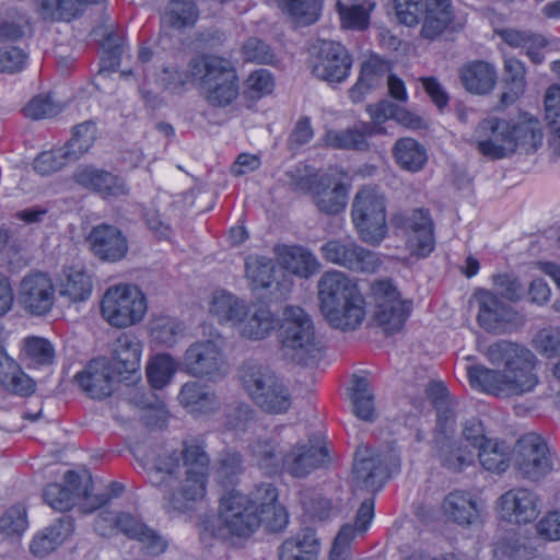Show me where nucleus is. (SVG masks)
Wrapping results in <instances>:
<instances>
[{"instance_id":"nucleus-22","label":"nucleus","mask_w":560,"mask_h":560,"mask_svg":"<svg viewBox=\"0 0 560 560\" xmlns=\"http://www.w3.org/2000/svg\"><path fill=\"white\" fill-rule=\"evenodd\" d=\"M250 505L258 512L260 523L272 532L282 530L288 524V514L283 506L278 504V491L270 482L256 485L254 489L245 494Z\"/></svg>"},{"instance_id":"nucleus-12","label":"nucleus","mask_w":560,"mask_h":560,"mask_svg":"<svg viewBox=\"0 0 560 560\" xmlns=\"http://www.w3.org/2000/svg\"><path fill=\"white\" fill-rule=\"evenodd\" d=\"M375 300V320L387 334L399 331L406 323L412 302L404 300L390 280H378L372 285Z\"/></svg>"},{"instance_id":"nucleus-56","label":"nucleus","mask_w":560,"mask_h":560,"mask_svg":"<svg viewBox=\"0 0 560 560\" xmlns=\"http://www.w3.org/2000/svg\"><path fill=\"white\" fill-rule=\"evenodd\" d=\"M545 115L553 144L560 150V85H551L545 94Z\"/></svg>"},{"instance_id":"nucleus-62","label":"nucleus","mask_w":560,"mask_h":560,"mask_svg":"<svg viewBox=\"0 0 560 560\" xmlns=\"http://www.w3.org/2000/svg\"><path fill=\"white\" fill-rule=\"evenodd\" d=\"M302 504L306 513L318 520H326L339 510L337 504L320 493L304 494Z\"/></svg>"},{"instance_id":"nucleus-57","label":"nucleus","mask_w":560,"mask_h":560,"mask_svg":"<svg viewBox=\"0 0 560 560\" xmlns=\"http://www.w3.org/2000/svg\"><path fill=\"white\" fill-rule=\"evenodd\" d=\"M242 55L245 61L256 62L260 65L275 66L278 62L277 55L271 47L264 40L252 37L248 38L243 47Z\"/></svg>"},{"instance_id":"nucleus-46","label":"nucleus","mask_w":560,"mask_h":560,"mask_svg":"<svg viewBox=\"0 0 560 560\" xmlns=\"http://www.w3.org/2000/svg\"><path fill=\"white\" fill-rule=\"evenodd\" d=\"M59 292L72 302L84 301L92 292L91 277L82 269L69 268L65 271Z\"/></svg>"},{"instance_id":"nucleus-1","label":"nucleus","mask_w":560,"mask_h":560,"mask_svg":"<svg viewBox=\"0 0 560 560\" xmlns=\"http://www.w3.org/2000/svg\"><path fill=\"white\" fill-rule=\"evenodd\" d=\"M143 468L149 482L161 490L170 514L191 510L206 495L210 457L199 444L185 443L182 451L160 450L147 456Z\"/></svg>"},{"instance_id":"nucleus-13","label":"nucleus","mask_w":560,"mask_h":560,"mask_svg":"<svg viewBox=\"0 0 560 560\" xmlns=\"http://www.w3.org/2000/svg\"><path fill=\"white\" fill-rule=\"evenodd\" d=\"M398 468V458L393 453H375L368 446H361L355 453L353 483L359 489L378 491L389 478L392 470Z\"/></svg>"},{"instance_id":"nucleus-7","label":"nucleus","mask_w":560,"mask_h":560,"mask_svg":"<svg viewBox=\"0 0 560 560\" xmlns=\"http://www.w3.org/2000/svg\"><path fill=\"white\" fill-rule=\"evenodd\" d=\"M282 348L292 352L294 360L308 364L319 357L322 343L316 336L311 316L299 306H287L280 326Z\"/></svg>"},{"instance_id":"nucleus-38","label":"nucleus","mask_w":560,"mask_h":560,"mask_svg":"<svg viewBox=\"0 0 560 560\" xmlns=\"http://www.w3.org/2000/svg\"><path fill=\"white\" fill-rule=\"evenodd\" d=\"M319 552V542L315 533L305 528L296 535L285 539L279 547V560H316Z\"/></svg>"},{"instance_id":"nucleus-35","label":"nucleus","mask_w":560,"mask_h":560,"mask_svg":"<svg viewBox=\"0 0 560 560\" xmlns=\"http://www.w3.org/2000/svg\"><path fill=\"white\" fill-rule=\"evenodd\" d=\"M383 132V128L362 122L345 130L328 131L325 142L332 149L365 151L369 149L368 138Z\"/></svg>"},{"instance_id":"nucleus-17","label":"nucleus","mask_w":560,"mask_h":560,"mask_svg":"<svg viewBox=\"0 0 560 560\" xmlns=\"http://www.w3.org/2000/svg\"><path fill=\"white\" fill-rule=\"evenodd\" d=\"M541 500L539 495L524 487L505 491L497 501L499 516L513 524H528L540 514Z\"/></svg>"},{"instance_id":"nucleus-4","label":"nucleus","mask_w":560,"mask_h":560,"mask_svg":"<svg viewBox=\"0 0 560 560\" xmlns=\"http://www.w3.org/2000/svg\"><path fill=\"white\" fill-rule=\"evenodd\" d=\"M190 74L213 106H228L238 95L236 69L228 58L215 55L195 57L190 60Z\"/></svg>"},{"instance_id":"nucleus-19","label":"nucleus","mask_w":560,"mask_h":560,"mask_svg":"<svg viewBox=\"0 0 560 560\" xmlns=\"http://www.w3.org/2000/svg\"><path fill=\"white\" fill-rule=\"evenodd\" d=\"M351 66V56L337 42H323L311 61V70L316 78L337 83L347 79Z\"/></svg>"},{"instance_id":"nucleus-31","label":"nucleus","mask_w":560,"mask_h":560,"mask_svg":"<svg viewBox=\"0 0 560 560\" xmlns=\"http://www.w3.org/2000/svg\"><path fill=\"white\" fill-rule=\"evenodd\" d=\"M476 299L479 308L477 319L483 329L499 331L504 324L512 320V308L502 303L492 292L481 290L476 294Z\"/></svg>"},{"instance_id":"nucleus-29","label":"nucleus","mask_w":560,"mask_h":560,"mask_svg":"<svg viewBox=\"0 0 560 560\" xmlns=\"http://www.w3.org/2000/svg\"><path fill=\"white\" fill-rule=\"evenodd\" d=\"M275 253L282 268L301 278H310L320 267L316 256L303 246L278 245Z\"/></svg>"},{"instance_id":"nucleus-37","label":"nucleus","mask_w":560,"mask_h":560,"mask_svg":"<svg viewBox=\"0 0 560 560\" xmlns=\"http://www.w3.org/2000/svg\"><path fill=\"white\" fill-rule=\"evenodd\" d=\"M248 306L249 303L245 300L222 290L212 294L209 312L220 324L230 325L235 329L241 318L247 314Z\"/></svg>"},{"instance_id":"nucleus-25","label":"nucleus","mask_w":560,"mask_h":560,"mask_svg":"<svg viewBox=\"0 0 560 560\" xmlns=\"http://www.w3.org/2000/svg\"><path fill=\"white\" fill-rule=\"evenodd\" d=\"M328 458L327 448L323 445L298 443L283 455L282 469L295 478H304L313 470L323 466Z\"/></svg>"},{"instance_id":"nucleus-59","label":"nucleus","mask_w":560,"mask_h":560,"mask_svg":"<svg viewBox=\"0 0 560 560\" xmlns=\"http://www.w3.org/2000/svg\"><path fill=\"white\" fill-rule=\"evenodd\" d=\"M279 4L301 24H312L318 18L316 0H279Z\"/></svg>"},{"instance_id":"nucleus-16","label":"nucleus","mask_w":560,"mask_h":560,"mask_svg":"<svg viewBox=\"0 0 560 560\" xmlns=\"http://www.w3.org/2000/svg\"><path fill=\"white\" fill-rule=\"evenodd\" d=\"M510 121L489 117L478 124L472 139L482 155L499 160L513 154L514 142L510 139Z\"/></svg>"},{"instance_id":"nucleus-9","label":"nucleus","mask_w":560,"mask_h":560,"mask_svg":"<svg viewBox=\"0 0 560 560\" xmlns=\"http://www.w3.org/2000/svg\"><path fill=\"white\" fill-rule=\"evenodd\" d=\"M512 460L518 475L533 482L544 479L553 469V455L546 441L534 432L517 440Z\"/></svg>"},{"instance_id":"nucleus-47","label":"nucleus","mask_w":560,"mask_h":560,"mask_svg":"<svg viewBox=\"0 0 560 560\" xmlns=\"http://www.w3.org/2000/svg\"><path fill=\"white\" fill-rule=\"evenodd\" d=\"M509 454L510 448L505 442L489 440L480 444L478 458L486 470L503 472L509 467Z\"/></svg>"},{"instance_id":"nucleus-2","label":"nucleus","mask_w":560,"mask_h":560,"mask_svg":"<svg viewBox=\"0 0 560 560\" xmlns=\"http://www.w3.org/2000/svg\"><path fill=\"white\" fill-rule=\"evenodd\" d=\"M487 358L494 365L503 364V371L483 365L469 366L467 374L471 387L509 398L530 393L538 385L536 357L525 347L502 340L488 348Z\"/></svg>"},{"instance_id":"nucleus-63","label":"nucleus","mask_w":560,"mask_h":560,"mask_svg":"<svg viewBox=\"0 0 560 560\" xmlns=\"http://www.w3.org/2000/svg\"><path fill=\"white\" fill-rule=\"evenodd\" d=\"M246 93L252 98H260L270 94L273 90L275 82L271 73L266 69L253 71L245 82Z\"/></svg>"},{"instance_id":"nucleus-3","label":"nucleus","mask_w":560,"mask_h":560,"mask_svg":"<svg viewBox=\"0 0 560 560\" xmlns=\"http://www.w3.org/2000/svg\"><path fill=\"white\" fill-rule=\"evenodd\" d=\"M318 299L323 315L334 328L353 330L365 317L364 299L357 283L342 271L323 273L318 281Z\"/></svg>"},{"instance_id":"nucleus-49","label":"nucleus","mask_w":560,"mask_h":560,"mask_svg":"<svg viewBox=\"0 0 560 560\" xmlns=\"http://www.w3.org/2000/svg\"><path fill=\"white\" fill-rule=\"evenodd\" d=\"M375 2L363 0L353 4H347L338 0L337 9L345 28L364 30L369 25L370 12L374 9Z\"/></svg>"},{"instance_id":"nucleus-40","label":"nucleus","mask_w":560,"mask_h":560,"mask_svg":"<svg viewBox=\"0 0 560 560\" xmlns=\"http://www.w3.org/2000/svg\"><path fill=\"white\" fill-rule=\"evenodd\" d=\"M0 384L9 392L26 396L34 392L35 383L9 355L0 354Z\"/></svg>"},{"instance_id":"nucleus-41","label":"nucleus","mask_w":560,"mask_h":560,"mask_svg":"<svg viewBox=\"0 0 560 560\" xmlns=\"http://www.w3.org/2000/svg\"><path fill=\"white\" fill-rule=\"evenodd\" d=\"M389 71V63L377 56H371L361 67L359 80L349 91L350 98L353 102H360L363 94L378 84Z\"/></svg>"},{"instance_id":"nucleus-18","label":"nucleus","mask_w":560,"mask_h":560,"mask_svg":"<svg viewBox=\"0 0 560 560\" xmlns=\"http://www.w3.org/2000/svg\"><path fill=\"white\" fill-rule=\"evenodd\" d=\"M105 521L115 523L117 529L129 538L138 539L145 544L147 548L153 553L162 552L166 547L160 536L130 513L115 514L109 511H103L97 515L94 524L95 530L101 536H110V530L103 524Z\"/></svg>"},{"instance_id":"nucleus-42","label":"nucleus","mask_w":560,"mask_h":560,"mask_svg":"<svg viewBox=\"0 0 560 560\" xmlns=\"http://www.w3.org/2000/svg\"><path fill=\"white\" fill-rule=\"evenodd\" d=\"M510 139L514 142L513 153L517 149H522L527 153L534 152L542 141L539 121L524 117L517 122H511Z\"/></svg>"},{"instance_id":"nucleus-34","label":"nucleus","mask_w":560,"mask_h":560,"mask_svg":"<svg viewBox=\"0 0 560 560\" xmlns=\"http://www.w3.org/2000/svg\"><path fill=\"white\" fill-rule=\"evenodd\" d=\"M178 401L189 412L197 415L215 412L221 406L218 395L197 381H189L182 386Z\"/></svg>"},{"instance_id":"nucleus-21","label":"nucleus","mask_w":560,"mask_h":560,"mask_svg":"<svg viewBox=\"0 0 560 560\" xmlns=\"http://www.w3.org/2000/svg\"><path fill=\"white\" fill-rule=\"evenodd\" d=\"M441 511L447 523L468 528L481 523L483 503L471 492L455 490L445 495Z\"/></svg>"},{"instance_id":"nucleus-6","label":"nucleus","mask_w":560,"mask_h":560,"mask_svg":"<svg viewBox=\"0 0 560 560\" xmlns=\"http://www.w3.org/2000/svg\"><path fill=\"white\" fill-rule=\"evenodd\" d=\"M385 192L377 186L360 188L352 200L351 221L359 238L369 245H380L387 235Z\"/></svg>"},{"instance_id":"nucleus-39","label":"nucleus","mask_w":560,"mask_h":560,"mask_svg":"<svg viewBox=\"0 0 560 560\" xmlns=\"http://www.w3.org/2000/svg\"><path fill=\"white\" fill-rule=\"evenodd\" d=\"M526 70L522 61L515 58H505L503 85L504 91L500 97L502 107L514 104L525 92L526 89Z\"/></svg>"},{"instance_id":"nucleus-51","label":"nucleus","mask_w":560,"mask_h":560,"mask_svg":"<svg viewBox=\"0 0 560 560\" xmlns=\"http://www.w3.org/2000/svg\"><path fill=\"white\" fill-rule=\"evenodd\" d=\"M177 363L168 353H159L150 359L147 365V376L153 388L165 387L173 378Z\"/></svg>"},{"instance_id":"nucleus-50","label":"nucleus","mask_w":560,"mask_h":560,"mask_svg":"<svg viewBox=\"0 0 560 560\" xmlns=\"http://www.w3.org/2000/svg\"><path fill=\"white\" fill-rule=\"evenodd\" d=\"M351 400L353 411L359 419L363 421H373L375 419L374 395L365 377H353Z\"/></svg>"},{"instance_id":"nucleus-24","label":"nucleus","mask_w":560,"mask_h":560,"mask_svg":"<svg viewBox=\"0 0 560 560\" xmlns=\"http://www.w3.org/2000/svg\"><path fill=\"white\" fill-rule=\"evenodd\" d=\"M86 242L92 253L106 261H118L128 252V242L121 231L112 224L101 223L90 231Z\"/></svg>"},{"instance_id":"nucleus-15","label":"nucleus","mask_w":560,"mask_h":560,"mask_svg":"<svg viewBox=\"0 0 560 560\" xmlns=\"http://www.w3.org/2000/svg\"><path fill=\"white\" fill-rule=\"evenodd\" d=\"M257 515L243 493L232 490L221 498L220 518L233 535L246 537L253 534L261 525Z\"/></svg>"},{"instance_id":"nucleus-53","label":"nucleus","mask_w":560,"mask_h":560,"mask_svg":"<svg viewBox=\"0 0 560 560\" xmlns=\"http://www.w3.org/2000/svg\"><path fill=\"white\" fill-rule=\"evenodd\" d=\"M21 353L34 365H50L55 360V348L43 337L30 336L23 339Z\"/></svg>"},{"instance_id":"nucleus-33","label":"nucleus","mask_w":560,"mask_h":560,"mask_svg":"<svg viewBox=\"0 0 560 560\" xmlns=\"http://www.w3.org/2000/svg\"><path fill=\"white\" fill-rule=\"evenodd\" d=\"M459 79L464 88L472 94L490 93L498 80L497 68L487 61L476 60L464 65L459 70Z\"/></svg>"},{"instance_id":"nucleus-44","label":"nucleus","mask_w":560,"mask_h":560,"mask_svg":"<svg viewBox=\"0 0 560 560\" xmlns=\"http://www.w3.org/2000/svg\"><path fill=\"white\" fill-rule=\"evenodd\" d=\"M250 455L255 464L265 474H277L282 469L283 455L276 440H259L250 446Z\"/></svg>"},{"instance_id":"nucleus-52","label":"nucleus","mask_w":560,"mask_h":560,"mask_svg":"<svg viewBox=\"0 0 560 560\" xmlns=\"http://www.w3.org/2000/svg\"><path fill=\"white\" fill-rule=\"evenodd\" d=\"M441 464L451 471L459 472L474 464L475 455L458 442H443L439 451Z\"/></svg>"},{"instance_id":"nucleus-36","label":"nucleus","mask_w":560,"mask_h":560,"mask_svg":"<svg viewBox=\"0 0 560 560\" xmlns=\"http://www.w3.org/2000/svg\"><path fill=\"white\" fill-rule=\"evenodd\" d=\"M454 19L451 0H424L421 36L433 40L442 35Z\"/></svg>"},{"instance_id":"nucleus-64","label":"nucleus","mask_w":560,"mask_h":560,"mask_svg":"<svg viewBox=\"0 0 560 560\" xmlns=\"http://www.w3.org/2000/svg\"><path fill=\"white\" fill-rule=\"evenodd\" d=\"M424 0H395L398 21L407 26H415L423 15Z\"/></svg>"},{"instance_id":"nucleus-60","label":"nucleus","mask_w":560,"mask_h":560,"mask_svg":"<svg viewBox=\"0 0 560 560\" xmlns=\"http://www.w3.org/2000/svg\"><path fill=\"white\" fill-rule=\"evenodd\" d=\"M73 162L63 147L40 153L34 160V170L40 175H50L61 170L68 163Z\"/></svg>"},{"instance_id":"nucleus-32","label":"nucleus","mask_w":560,"mask_h":560,"mask_svg":"<svg viewBox=\"0 0 560 560\" xmlns=\"http://www.w3.org/2000/svg\"><path fill=\"white\" fill-rule=\"evenodd\" d=\"M246 313L247 314L241 318L235 328L243 338L255 341L262 340L267 338L277 326L278 322L275 314L266 306L249 304Z\"/></svg>"},{"instance_id":"nucleus-10","label":"nucleus","mask_w":560,"mask_h":560,"mask_svg":"<svg viewBox=\"0 0 560 560\" xmlns=\"http://www.w3.org/2000/svg\"><path fill=\"white\" fill-rule=\"evenodd\" d=\"M180 371L195 378L219 381L228 374L229 364L214 340H198L186 349Z\"/></svg>"},{"instance_id":"nucleus-61","label":"nucleus","mask_w":560,"mask_h":560,"mask_svg":"<svg viewBox=\"0 0 560 560\" xmlns=\"http://www.w3.org/2000/svg\"><path fill=\"white\" fill-rule=\"evenodd\" d=\"M60 112V104L56 103L48 94H40L33 97L23 108L24 115L32 119L50 118Z\"/></svg>"},{"instance_id":"nucleus-55","label":"nucleus","mask_w":560,"mask_h":560,"mask_svg":"<svg viewBox=\"0 0 560 560\" xmlns=\"http://www.w3.org/2000/svg\"><path fill=\"white\" fill-rule=\"evenodd\" d=\"M96 138V126L92 121H85L75 126L72 138L63 147L68 151L70 160H79L90 150Z\"/></svg>"},{"instance_id":"nucleus-48","label":"nucleus","mask_w":560,"mask_h":560,"mask_svg":"<svg viewBox=\"0 0 560 560\" xmlns=\"http://www.w3.org/2000/svg\"><path fill=\"white\" fill-rule=\"evenodd\" d=\"M198 18V11L190 0H168V5L162 16V23L175 30L192 26Z\"/></svg>"},{"instance_id":"nucleus-30","label":"nucleus","mask_w":560,"mask_h":560,"mask_svg":"<svg viewBox=\"0 0 560 560\" xmlns=\"http://www.w3.org/2000/svg\"><path fill=\"white\" fill-rule=\"evenodd\" d=\"M407 247L411 255L427 257L434 248L433 223L427 210H415L408 219Z\"/></svg>"},{"instance_id":"nucleus-14","label":"nucleus","mask_w":560,"mask_h":560,"mask_svg":"<svg viewBox=\"0 0 560 560\" xmlns=\"http://www.w3.org/2000/svg\"><path fill=\"white\" fill-rule=\"evenodd\" d=\"M312 200L320 213L337 215L348 203V186L338 172L331 171L314 175L308 180Z\"/></svg>"},{"instance_id":"nucleus-26","label":"nucleus","mask_w":560,"mask_h":560,"mask_svg":"<svg viewBox=\"0 0 560 560\" xmlns=\"http://www.w3.org/2000/svg\"><path fill=\"white\" fill-rule=\"evenodd\" d=\"M65 485L50 483L44 490L45 502L58 512L69 511L77 503L78 499H89V487L91 480H86V485L81 487L80 476L69 470L63 477Z\"/></svg>"},{"instance_id":"nucleus-54","label":"nucleus","mask_w":560,"mask_h":560,"mask_svg":"<svg viewBox=\"0 0 560 560\" xmlns=\"http://www.w3.org/2000/svg\"><path fill=\"white\" fill-rule=\"evenodd\" d=\"M276 266L271 258L265 256H249L245 262L246 277L254 288H269L273 281Z\"/></svg>"},{"instance_id":"nucleus-27","label":"nucleus","mask_w":560,"mask_h":560,"mask_svg":"<svg viewBox=\"0 0 560 560\" xmlns=\"http://www.w3.org/2000/svg\"><path fill=\"white\" fill-rule=\"evenodd\" d=\"M142 343L130 332H122L113 345L112 357L117 375L124 380L129 376H139L141 365Z\"/></svg>"},{"instance_id":"nucleus-20","label":"nucleus","mask_w":560,"mask_h":560,"mask_svg":"<svg viewBox=\"0 0 560 560\" xmlns=\"http://www.w3.org/2000/svg\"><path fill=\"white\" fill-rule=\"evenodd\" d=\"M19 300L22 307L37 316L47 314L55 301V287L43 272H30L20 284Z\"/></svg>"},{"instance_id":"nucleus-5","label":"nucleus","mask_w":560,"mask_h":560,"mask_svg":"<svg viewBox=\"0 0 560 560\" xmlns=\"http://www.w3.org/2000/svg\"><path fill=\"white\" fill-rule=\"evenodd\" d=\"M242 388L260 409L269 413H284L292 402L284 383L267 365L246 361L238 369Z\"/></svg>"},{"instance_id":"nucleus-28","label":"nucleus","mask_w":560,"mask_h":560,"mask_svg":"<svg viewBox=\"0 0 560 560\" xmlns=\"http://www.w3.org/2000/svg\"><path fill=\"white\" fill-rule=\"evenodd\" d=\"M75 183L104 197L122 196L128 192L125 183L109 172L93 167L79 166L73 174Z\"/></svg>"},{"instance_id":"nucleus-23","label":"nucleus","mask_w":560,"mask_h":560,"mask_svg":"<svg viewBox=\"0 0 560 560\" xmlns=\"http://www.w3.org/2000/svg\"><path fill=\"white\" fill-rule=\"evenodd\" d=\"M74 378L91 398L103 399L113 393L117 373L106 358H97L91 360Z\"/></svg>"},{"instance_id":"nucleus-58","label":"nucleus","mask_w":560,"mask_h":560,"mask_svg":"<svg viewBox=\"0 0 560 560\" xmlns=\"http://www.w3.org/2000/svg\"><path fill=\"white\" fill-rule=\"evenodd\" d=\"M26 511L22 505H13L0 517V533L7 537H20L27 528Z\"/></svg>"},{"instance_id":"nucleus-45","label":"nucleus","mask_w":560,"mask_h":560,"mask_svg":"<svg viewBox=\"0 0 560 560\" xmlns=\"http://www.w3.org/2000/svg\"><path fill=\"white\" fill-rule=\"evenodd\" d=\"M150 336L154 343L173 347L184 332L183 324L174 317L161 315L150 322Z\"/></svg>"},{"instance_id":"nucleus-43","label":"nucleus","mask_w":560,"mask_h":560,"mask_svg":"<svg viewBox=\"0 0 560 560\" xmlns=\"http://www.w3.org/2000/svg\"><path fill=\"white\" fill-rule=\"evenodd\" d=\"M396 163L408 172H419L427 163L428 155L424 147L412 138H401L394 147Z\"/></svg>"},{"instance_id":"nucleus-11","label":"nucleus","mask_w":560,"mask_h":560,"mask_svg":"<svg viewBox=\"0 0 560 560\" xmlns=\"http://www.w3.org/2000/svg\"><path fill=\"white\" fill-rule=\"evenodd\" d=\"M323 258L334 265L357 272H376L382 260L375 252L364 248L350 236L327 241L320 247Z\"/></svg>"},{"instance_id":"nucleus-8","label":"nucleus","mask_w":560,"mask_h":560,"mask_svg":"<svg viewBox=\"0 0 560 560\" xmlns=\"http://www.w3.org/2000/svg\"><path fill=\"white\" fill-rule=\"evenodd\" d=\"M145 312L144 294L138 287L131 284L109 287L101 301L102 317L116 328H126L139 323Z\"/></svg>"}]
</instances>
